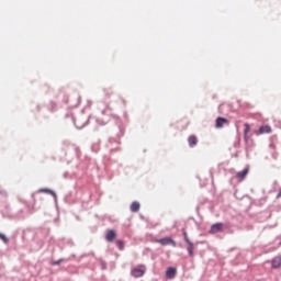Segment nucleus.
I'll return each mask as SVG.
<instances>
[{"instance_id":"obj_6","label":"nucleus","mask_w":281,"mask_h":281,"mask_svg":"<svg viewBox=\"0 0 281 281\" xmlns=\"http://www.w3.org/2000/svg\"><path fill=\"white\" fill-rule=\"evenodd\" d=\"M247 175H249V167H246L243 171H238L236 173V178L239 181H244L245 177H247Z\"/></svg>"},{"instance_id":"obj_4","label":"nucleus","mask_w":281,"mask_h":281,"mask_svg":"<svg viewBox=\"0 0 281 281\" xmlns=\"http://www.w3.org/2000/svg\"><path fill=\"white\" fill-rule=\"evenodd\" d=\"M117 238V233L113 229L106 232L105 239L108 243H113V239Z\"/></svg>"},{"instance_id":"obj_8","label":"nucleus","mask_w":281,"mask_h":281,"mask_svg":"<svg viewBox=\"0 0 281 281\" xmlns=\"http://www.w3.org/2000/svg\"><path fill=\"white\" fill-rule=\"evenodd\" d=\"M272 269H280L281 267V256H277L271 261Z\"/></svg>"},{"instance_id":"obj_1","label":"nucleus","mask_w":281,"mask_h":281,"mask_svg":"<svg viewBox=\"0 0 281 281\" xmlns=\"http://www.w3.org/2000/svg\"><path fill=\"white\" fill-rule=\"evenodd\" d=\"M155 243H158V245H162V247H166L168 245H172L173 247H177V241H175V239H172L171 237L155 239Z\"/></svg>"},{"instance_id":"obj_7","label":"nucleus","mask_w":281,"mask_h":281,"mask_svg":"<svg viewBox=\"0 0 281 281\" xmlns=\"http://www.w3.org/2000/svg\"><path fill=\"white\" fill-rule=\"evenodd\" d=\"M188 143L190 148H194V146H196V144H199V138L195 135H191L188 138Z\"/></svg>"},{"instance_id":"obj_18","label":"nucleus","mask_w":281,"mask_h":281,"mask_svg":"<svg viewBox=\"0 0 281 281\" xmlns=\"http://www.w3.org/2000/svg\"><path fill=\"white\" fill-rule=\"evenodd\" d=\"M55 265H60V261L55 262Z\"/></svg>"},{"instance_id":"obj_15","label":"nucleus","mask_w":281,"mask_h":281,"mask_svg":"<svg viewBox=\"0 0 281 281\" xmlns=\"http://www.w3.org/2000/svg\"><path fill=\"white\" fill-rule=\"evenodd\" d=\"M116 246H117L119 249L122 251V250L124 249V241L117 240V241H116Z\"/></svg>"},{"instance_id":"obj_10","label":"nucleus","mask_w":281,"mask_h":281,"mask_svg":"<svg viewBox=\"0 0 281 281\" xmlns=\"http://www.w3.org/2000/svg\"><path fill=\"white\" fill-rule=\"evenodd\" d=\"M273 130L271 128V125H263L259 127V135H265L271 133Z\"/></svg>"},{"instance_id":"obj_14","label":"nucleus","mask_w":281,"mask_h":281,"mask_svg":"<svg viewBox=\"0 0 281 281\" xmlns=\"http://www.w3.org/2000/svg\"><path fill=\"white\" fill-rule=\"evenodd\" d=\"M0 239L4 243V245L10 243V239L5 236V234L0 233Z\"/></svg>"},{"instance_id":"obj_13","label":"nucleus","mask_w":281,"mask_h":281,"mask_svg":"<svg viewBox=\"0 0 281 281\" xmlns=\"http://www.w3.org/2000/svg\"><path fill=\"white\" fill-rule=\"evenodd\" d=\"M139 207H140V204H139V202H133L132 204H131V206H130V210H131V212H137L138 210H139Z\"/></svg>"},{"instance_id":"obj_12","label":"nucleus","mask_w":281,"mask_h":281,"mask_svg":"<svg viewBox=\"0 0 281 281\" xmlns=\"http://www.w3.org/2000/svg\"><path fill=\"white\" fill-rule=\"evenodd\" d=\"M188 254L191 258H194V244L191 241L187 247Z\"/></svg>"},{"instance_id":"obj_3","label":"nucleus","mask_w":281,"mask_h":281,"mask_svg":"<svg viewBox=\"0 0 281 281\" xmlns=\"http://www.w3.org/2000/svg\"><path fill=\"white\" fill-rule=\"evenodd\" d=\"M223 232V223H216L211 226L210 234H218Z\"/></svg>"},{"instance_id":"obj_9","label":"nucleus","mask_w":281,"mask_h":281,"mask_svg":"<svg viewBox=\"0 0 281 281\" xmlns=\"http://www.w3.org/2000/svg\"><path fill=\"white\" fill-rule=\"evenodd\" d=\"M175 276H177V268H168L166 271V277L169 280H172V279H175Z\"/></svg>"},{"instance_id":"obj_11","label":"nucleus","mask_w":281,"mask_h":281,"mask_svg":"<svg viewBox=\"0 0 281 281\" xmlns=\"http://www.w3.org/2000/svg\"><path fill=\"white\" fill-rule=\"evenodd\" d=\"M251 132V126L249 125V123L244 124V139H249V133Z\"/></svg>"},{"instance_id":"obj_2","label":"nucleus","mask_w":281,"mask_h":281,"mask_svg":"<svg viewBox=\"0 0 281 281\" xmlns=\"http://www.w3.org/2000/svg\"><path fill=\"white\" fill-rule=\"evenodd\" d=\"M144 273H146V269L144 268V266H142L139 268H134L132 270L133 278H142V276H144Z\"/></svg>"},{"instance_id":"obj_16","label":"nucleus","mask_w":281,"mask_h":281,"mask_svg":"<svg viewBox=\"0 0 281 281\" xmlns=\"http://www.w3.org/2000/svg\"><path fill=\"white\" fill-rule=\"evenodd\" d=\"M183 236H184V241H186V244L187 245H189L190 243H192L191 240H190V237H188V233H183Z\"/></svg>"},{"instance_id":"obj_5","label":"nucleus","mask_w":281,"mask_h":281,"mask_svg":"<svg viewBox=\"0 0 281 281\" xmlns=\"http://www.w3.org/2000/svg\"><path fill=\"white\" fill-rule=\"evenodd\" d=\"M225 124H229V121H227V119L225 117H217L215 121V126L217 128H223V126H225Z\"/></svg>"},{"instance_id":"obj_17","label":"nucleus","mask_w":281,"mask_h":281,"mask_svg":"<svg viewBox=\"0 0 281 281\" xmlns=\"http://www.w3.org/2000/svg\"><path fill=\"white\" fill-rule=\"evenodd\" d=\"M46 192H50V194H54V192L49 191V190H46Z\"/></svg>"}]
</instances>
